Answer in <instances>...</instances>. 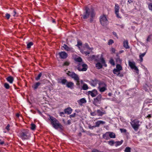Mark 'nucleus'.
Here are the masks:
<instances>
[{
	"instance_id": "1",
	"label": "nucleus",
	"mask_w": 152,
	"mask_h": 152,
	"mask_svg": "<svg viewBox=\"0 0 152 152\" xmlns=\"http://www.w3.org/2000/svg\"><path fill=\"white\" fill-rule=\"evenodd\" d=\"M85 12L82 16L81 18L84 19L90 18V22L91 23L93 22L94 18L95 15L94 10L92 8L90 9L87 7H86L85 9Z\"/></svg>"
},
{
	"instance_id": "2",
	"label": "nucleus",
	"mask_w": 152,
	"mask_h": 152,
	"mask_svg": "<svg viewBox=\"0 0 152 152\" xmlns=\"http://www.w3.org/2000/svg\"><path fill=\"white\" fill-rule=\"evenodd\" d=\"M49 119L50 120L51 124L54 128L56 129L58 128L61 129H63V126L56 118L49 115Z\"/></svg>"
},
{
	"instance_id": "3",
	"label": "nucleus",
	"mask_w": 152,
	"mask_h": 152,
	"mask_svg": "<svg viewBox=\"0 0 152 152\" xmlns=\"http://www.w3.org/2000/svg\"><path fill=\"white\" fill-rule=\"evenodd\" d=\"M102 99V96L101 94H99L96 98L94 99L93 101V104L97 107H99L101 103V101Z\"/></svg>"
},
{
	"instance_id": "4",
	"label": "nucleus",
	"mask_w": 152,
	"mask_h": 152,
	"mask_svg": "<svg viewBox=\"0 0 152 152\" xmlns=\"http://www.w3.org/2000/svg\"><path fill=\"white\" fill-rule=\"evenodd\" d=\"M20 136L23 140L28 139L30 136L29 131L27 129L23 130L20 133Z\"/></svg>"
},
{
	"instance_id": "5",
	"label": "nucleus",
	"mask_w": 152,
	"mask_h": 152,
	"mask_svg": "<svg viewBox=\"0 0 152 152\" xmlns=\"http://www.w3.org/2000/svg\"><path fill=\"white\" fill-rule=\"evenodd\" d=\"M98 84V88L100 92H104L107 90V85L105 82L100 81Z\"/></svg>"
},
{
	"instance_id": "6",
	"label": "nucleus",
	"mask_w": 152,
	"mask_h": 152,
	"mask_svg": "<svg viewBox=\"0 0 152 152\" xmlns=\"http://www.w3.org/2000/svg\"><path fill=\"white\" fill-rule=\"evenodd\" d=\"M140 121L136 119L134 120L131 123V125L134 129L135 131H137L140 126L139 124Z\"/></svg>"
},
{
	"instance_id": "7",
	"label": "nucleus",
	"mask_w": 152,
	"mask_h": 152,
	"mask_svg": "<svg viewBox=\"0 0 152 152\" xmlns=\"http://www.w3.org/2000/svg\"><path fill=\"white\" fill-rule=\"evenodd\" d=\"M100 21L102 25L106 26L108 24V20L107 18L106 15H103L100 16Z\"/></svg>"
},
{
	"instance_id": "8",
	"label": "nucleus",
	"mask_w": 152,
	"mask_h": 152,
	"mask_svg": "<svg viewBox=\"0 0 152 152\" xmlns=\"http://www.w3.org/2000/svg\"><path fill=\"white\" fill-rule=\"evenodd\" d=\"M87 65L83 63H80L77 67V69L79 71H85L87 70Z\"/></svg>"
},
{
	"instance_id": "9",
	"label": "nucleus",
	"mask_w": 152,
	"mask_h": 152,
	"mask_svg": "<svg viewBox=\"0 0 152 152\" xmlns=\"http://www.w3.org/2000/svg\"><path fill=\"white\" fill-rule=\"evenodd\" d=\"M67 75L73 79L74 80H77V79L79 77L77 74H75L74 72H71L70 71H68L66 73Z\"/></svg>"
},
{
	"instance_id": "10",
	"label": "nucleus",
	"mask_w": 152,
	"mask_h": 152,
	"mask_svg": "<svg viewBox=\"0 0 152 152\" xmlns=\"http://www.w3.org/2000/svg\"><path fill=\"white\" fill-rule=\"evenodd\" d=\"M120 8L119 5L117 4H115V13L116 15V16L118 18H121V17L119 15V10Z\"/></svg>"
},
{
	"instance_id": "11",
	"label": "nucleus",
	"mask_w": 152,
	"mask_h": 152,
	"mask_svg": "<svg viewBox=\"0 0 152 152\" xmlns=\"http://www.w3.org/2000/svg\"><path fill=\"white\" fill-rule=\"evenodd\" d=\"M116 69H114L113 71V72L114 74H117V73L120 72L122 69V67L120 64H118L116 66Z\"/></svg>"
},
{
	"instance_id": "12",
	"label": "nucleus",
	"mask_w": 152,
	"mask_h": 152,
	"mask_svg": "<svg viewBox=\"0 0 152 152\" xmlns=\"http://www.w3.org/2000/svg\"><path fill=\"white\" fill-rule=\"evenodd\" d=\"M58 55L60 57L61 59H65L68 56V54L65 52L62 51L59 53Z\"/></svg>"
},
{
	"instance_id": "13",
	"label": "nucleus",
	"mask_w": 152,
	"mask_h": 152,
	"mask_svg": "<svg viewBox=\"0 0 152 152\" xmlns=\"http://www.w3.org/2000/svg\"><path fill=\"white\" fill-rule=\"evenodd\" d=\"M129 65L132 69H134L136 71H138V68L135 66V63L134 62H132L129 61Z\"/></svg>"
},
{
	"instance_id": "14",
	"label": "nucleus",
	"mask_w": 152,
	"mask_h": 152,
	"mask_svg": "<svg viewBox=\"0 0 152 152\" xmlns=\"http://www.w3.org/2000/svg\"><path fill=\"white\" fill-rule=\"evenodd\" d=\"M63 47L67 51H70L72 52H74V50L72 48L69 47L66 45L64 44Z\"/></svg>"
},
{
	"instance_id": "15",
	"label": "nucleus",
	"mask_w": 152,
	"mask_h": 152,
	"mask_svg": "<svg viewBox=\"0 0 152 152\" xmlns=\"http://www.w3.org/2000/svg\"><path fill=\"white\" fill-rule=\"evenodd\" d=\"M88 94L90 95L92 97H94L97 95V91L96 90H94L91 91H89Z\"/></svg>"
},
{
	"instance_id": "16",
	"label": "nucleus",
	"mask_w": 152,
	"mask_h": 152,
	"mask_svg": "<svg viewBox=\"0 0 152 152\" xmlns=\"http://www.w3.org/2000/svg\"><path fill=\"white\" fill-rule=\"evenodd\" d=\"M86 102V100L84 98L78 100L77 101L78 103L79 104L80 106L82 105L83 104L85 103Z\"/></svg>"
},
{
	"instance_id": "17",
	"label": "nucleus",
	"mask_w": 152,
	"mask_h": 152,
	"mask_svg": "<svg viewBox=\"0 0 152 152\" xmlns=\"http://www.w3.org/2000/svg\"><path fill=\"white\" fill-rule=\"evenodd\" d=\"M74 84L72 82H68L66 84V86L68 88L72 89L74 86Z\"/></svg>"
},
{
	"instance_id": "18",
	"label": "nucleus",
	"mask_w": 152,
	"mask_h": 152,
	"mask_svg": "<svg viewBox=\"0 0 152 152\" xmlns=\"http://www.w3.org/2000/svg\"><path fill=\"white\" fill-rule=\"evenodd\" d=\"M72 111V109L70 107H68L67 108L65 109L64 110L65 113L68 115L70 114Z\"/></svg>"
},
{
	"instance_id": "19",
	"label": "nucleus",
	"mask_w": 152,
	"mask_h": 152,
	"mask_svg": "<svg viewBox=\"0 0 152 152\" xmlns=\"http://www.w3.org/2000/svg\"><path fill=\"white\" fill-rule=\"evenodd\" d=\"M105 122L103 121H98L96 123V125L95 126V127H99L100 124H105Z\"/></svg>"
},
{
	"instance_id": "20",
	"label": "nucleus",
	"mask_w": 152,
	"mask_h": 152,
	"mask_svg": "<svg viewBox=\"0 0 152 152\" xmlns=\"http://www.w3.org/2000/svg\"><path fill=\"white\" fill-rule=\"evenodd\" d=\"M123 46L126 49H129V48L128 45V42L127 40H125L124 41Z\"/></svg>"
},
{
	"instance_id": "21",
	"label": "nucleus",
	"mask_w": 152,
	"mask_h": 152,
	"mask_svg": "<svg viewBox=\"0 0 152 152\" xmlns=\"http://www.w3.org/2000/svg\"><path fill=\"white\" fill-rule=\"evenodd\" d=\"M99 82H100L99 81L96 79H95L92 81L91 84L92 86H95L97 84H98V83Z\"/></svg>"
},
{
	"instance_id": "22",
	"label": "nucleus",
	"mask_w": 152,
	"mask_h": 152,
	"mask_svg": "<svg viewBox=\"0 0 152 152\" xmlns=\"http://www.w3.org/2000/svg\"><path fill=\"white\" fill-rule=\"evenodd\" d=\"M6 79L10 83H12L14 80L13 77L11 76L8 77L6 78Z\"/></svg>"
},
{
	"instance_id": "23",
	"label": "nucleus",
	"mask_w": 152,
	"mask_h": 152,
	"mask_svg": "<svg viewBox=\"0 0 152 152\" xmlns=\"http://www.w3.org/2000/svg\"><path fill=\"white\" fill-rule=\"evenodd\" d=\"M40 84L41 83L39 82H37L32 87L34 89H36Z\"/></svg>"
},
{
	"instance_id": "24",
	"label": "nucleus",
	"mask_w": 152,
	"mask_h": 152,
	"mask_svg": "<svg viewBox=\"0 0 152 152\" xmlns=\"http://www.w3.org/2000/svg\"><path fill=\"white\" fill-rule=\"evenodd\" d=\"M109 132H107L105 134H104L103 135L102 137L103 138L105 139L106 140H107L109 138Z\"/></svg>"
},
{
	"instance_id": "25",
	"label": "nucleus",
	"mask_w": 152,
	"mask_h": 152,
	"mask_svg": "<svg viewBox=\"0 0 152 152\" xmlns=\"http://www.w3.org/2000/svg\"><path fill=\"white\" fill-rule=\"evenodd\" d=\"M97 112L98 114V115L101 116H102L103 114L106 113L105 111L104 112H102L99 110H97Z\"/></svg>"
},
{
	"instance_id": "26",
	"label": "nucleus",
	"mask_w": 152,
	"mask_h": 152,
	"mask_svg": "<svg viewBox=\"0 0 152 152\" xmlns=\"http://www.w3.org/2000/svg\"><path fill=\"white\" fill-rule=\"evenodd\" d=\"M117 58L116 59V62L118 63H121V62L122 60L119 58L118 54L117 53L116 55Z\"/></svg>"
},
{
	"instance_id": "27",
	"label": "nucleus",
	"mask_w": 152,
	"mask_h": 152,
	"mask_svg": "<svg viewBox=\"0 0 152 152\" xmlns=\"http://www.w3.org/2000/svg\"><path fill=\"white\" fill-rule=\"evenodd\" d=\"M109 136L111 138H115V135L113 132H109Z\"/></svg>"
},
{
	"instance_id": "28",
	"label": "nucleus",
	"mask_w": 152,
	"mask_h": 152,
	"mask_svg": "<svg viewBox=\"0 0 152 152\" xmlns=\"http://www.w3.org/2000/svg\"><path fill=\"white\" fill-rule=\"evenodd\" d=\"M100 60L102 63L103 64V65L105 67L107 66V64H105V60L103 57H101L100 58Z\"/></svg>"
},
{
	"instance_id": "29",
	"label": "nucleus",
	"mask_w": 152,
	"mask_h": 152,
	"mask_svg": "<svg viewBox=\"0 0 152 152\" xmlns=\"http://www.w3.org/2000/svg\"><path fill=\"white\" fill-rule=\"evenodd\" d=\"M96 66L97 69H101L102 68V65L99 62H98L96 64Z\"/></svg>"
},
{
	"instance_id": "30",
	"label": "nucleus",
	"mask_w": 152,
	"mask_h": 152,
	"mask_svg": "<svg viewBox=\"0 0 152 152\" xmlns=\"http://www.w3.org/2000/svg\"><path fill=\"white\" fill-rule=\"evenodd\" d=\"M146 54V52H145L141 55H140L139 57L140 59V61L141 62H142L143 61V58H142L144 57Z\"/></svg>"
},
{
	"instance_id": "31",
	"label": "nucleus",
	"mask_w": 152,
	"mask_h": 152,
	"mask_svg": "<svg viewBox=\"0 0 152 152\" xmlns=\"http://www.w3.org/2000/svg\"><path fill=\"white\" fill-rule=\"evenodd\" d=\"M82 88L83 90H86L88 89V86L86 84L84 83Z\"/></svg>"
},
{
	"instance_id": "32",
	"label": "nucleus",
	"mask_w": 152,
	"mask_h": 152,
	"mask_svg": "<svg viewBox=\"0 0 152 152\" xmlns=\"http://www.w3.org/2000/svg\"><path fill=\"white\" fill-rule=\"evenodd\" d=\"M36 126L35 124L32 123L31 124L30 128L32 130H35L36 129Z\"/></svg>"
},
{
	"instance_id": "33",
	"label": "nucleus",
	"mask_w": 152,
	"mask_h": 152,
	"mask_svg": "<svg viewBox=\"0 0 152 152\" xmlns=\"http://www.w3.org/2000/svg\"><path fill=\"white\" fill-rule=\"evenodd\" d=\"M123 142V140H121L120 141H117L115 142V143H116L115 146H118L120 145H121Z\"/></svg>"
},
{
	"instance_id": "34",
	"label": "nucleus",
	"mask_w": 152,
	"mask_h": 152,
	"mask_svg": "<svg viewBox=\"0 0 152 152\" xmlns=\"http://www.w3.org/2000/svg\"><path fill=\"white\" fill-rule=\"evenodd\" d=\"M33 43L32 42H30L28 43L27 45V48L29 49L31 48V46L33 45Z\"/></svg>"
},
{
	"instance_id": "35",
	"label": "nucleus",
	"mask_w": 152,
	"mask_h": 152,
	"mask_svg": "<svg viewBox=\"0 0 152 152\" xmlns=\"http://www.w3.org/2000/svg\"><path fill=\"white\" fill-rule=\"evenodd\" d=\"M85 46L86 48L88 49L89 50H92L93 49L92 48H90L88 45L87 43H85Z\"/></svg>"
},
{
	"instance_id": "36",
	"label": "nucleus",
	"mask_w": 152,
	"mask_h": 152,
	"mask_svg": "<svg viewBox=\"0 0 152 152\" xmlns=\"http://www.w3.org/2000/svg\"><path fill=\"white\" fill-rule=\"evenodd\" d=\"M152 37V36L151 35H150L148 36L146 39L147 42H149L151 40Z\"/></svg>"
},
{
	"instance_id": "37",
	"label": "nucleus",
	"mask_w": 152,
	"mask_h": 152,
	"mask_svg": "<svg viewBox=\"0 0 152 152\" xmlns=\"http://www.w3.org/2000/svg\"><path fill=\"white\" fill-rule=\"evenodd\" d=\"M42 75V73H40L38 75L37 77H35V80H38L40 79Z\"/></svg>"
},
{
	"instance_id": "38",
	"label": "nucleus",
	"mask_w": 152,
	"mask_h": 152,
	"mask_svg": "<svg viewBox=\"0 0 152 152\" xmlns=\"http://www.w3.org/2000/svg\"><path fill=\"white\" fill-rule=\"evenodd\" d=\"M4 86L7 89H9L10 88L9 85L7 83H5L4 84Z\"/></svg>"
},
{
	"instance_id": "39",
	"label": "nucleus",
	"mask_w": 152,
	"mask_h": 152,
	"mask_svg": "<svg viewBox=\"0 0 152 152\" xmlns=\"http://www.w3.org/2000/svg\"><path fill=\"white\" fill-rule=\"evenodd\" d=\"M75 61L77 62H81L82 61V59L80 57H79L76 58L75 59Z\"/></svg>"
},
{
	"instance_id": "40",
	"label": "nucleus",
	"mask_w": 152,
	"mask_h": 152,
	"mask_svg": "<svg viewBox=\"0 0 152 152\" xmlns=\"http://www.w3.org/2000/svg\"><path fill=\"white\" fill-rule=\"evenodd\" d=\"M67 82V80L66 79H63L61 80V83L63 84H65L66 83V84Z\"/></svg>"
},
{
	"instance_id": "41",
	"label": "nucleus",
	"mask_w": 152,
	"mask_h": 152,
	"mask_svg": "<svg viewBox=\"0 0 152 152\" xmlns=\"http://www.w3.org/2000/svg\"><path fill=\"white\" fill-rule=\"evenodd\" d=\"M80 78L79 77L78 78H78L77 79V80H75V81H76L77 83H76V85H77V86H80Z\"/></svg>"
},
{
	"instance_id": "42",
	"label": "nucleus",
	"mask_w": 152,
	"mask_h": 152,
	"mask_svg": "<svg viewBox=\"0 0 152 152\" xmlns=\"http://www.w3.org/2000/svg\"><path fill=\"white\" fill-rule=\"evenodd\" d=\"M124 151L125 152H131V148L129 147H126Z\"/></svg>"
},
{
	"instance_id": "43",
	"label": "nucleus",
	"mask_w": 152,
	"mask_h": 152,
	"mask_svg": "<svg viewBox=\"0 0 152 152\" xmlns=\"http://www.w3.org/2000/svg\"><path fill=\"white\" fill-rule=\"evenodd\" d=\"M115 142L113 140H110L108 142V143L110 145L113 146Z\"/></svg>"
},
{
	"instance_id": "44",
	"label": "nucleus",
	"mask_w": 152,
	"mask_h": 152,
	"mask_svg": "<svg viewBox=\"0 0 152 152\" xmlns=\"http://www.w3.org/2000/svg\"><path fill=\"white\" fill-rule=\"evenodd\" d=\"M114 43V41L113 39H110L109 40L108 44V45H111Z\"/></svg>"
},
{
	"instance_id": "45",
	"label": "nucleus",
	"mask_w": 152,
	"mask_h": 152,
	"mask_svg": "<svg viewBox=\"0 0 152 152\" xmlns=\"http://www.w3.org/2000/svg\"><path fill=\"white\" fill-rule=\"evenodd\" d=\"M110 62L111 64L113 65H115V62L114 61L113 59H111L110 61Z\"/></svg>"
},
{
	"instance_id": "46",
	"label": "nucleus",
	"mask_w": 152,
	"mask_h": 152,
	"mask_svg": "<svg viewBox=\"0 0 152 152\" xmlns=\"http://www.w3.org/2000/svg\"><path fill=\"white\" fill-rule=\"evenodd\" d=\"M117 76H119L120 77H122L123 76V75L120 72H118L117 73V74H116Z\"/></svg>"
},
{
	"instance_id": "47",
	"label": "nucleus",
	"mask_w": 152,
	"mask_h": 152,
	"mask_svg": "<svg viewBox=\"0 0 152 152\" xmlns=\"http://www.w3.org/2000/svg\"><path fill=\"white\" fill-rule=\"evenodd\" d=\"M149 9L152 11V3H150L148 5Z\"/></svg>"
},
{
	"instance_id": "48",
	"label": "nucleus",
	"mask_w": 152,
	"mask_h": 152,
	"mask_svg": "<svg viewBox=\"0 0 152 152\" xmlns=\"http://www.w3.org/2000/svg\"><path fill=\"white\" fill-rule=\"evenodd\" d=\"M10 16V15L8 13H7L5 15V17H6L7 19H9Z\"/></svg>"
},
{
	"instance_id": "49",
	"label": "nucleus",
	"mask_w": 152,
	"mask_h": 152,
	"mask_svg": "<svg viewBox=\"0 0 152 152\" xmlns=\"http://www.w3.org/2000/svg\"><path fill=\"white\" fill-rule=\"evenodd\" d=\"M120 130L122 133H126V130L124 129H120Z\"/></svg>"
},
{
	"instance_id": "50",
	"label": "nucleus",
	"mask_w": 152,
	"mask_h": 152,
	"mask_svg": "<svg viewBox=\"0 0 152 152\" xmlns=\"http://www.w3.org/2000/svg\"><path fill=\"white\" fill-rule=\"evenodd\" d=\"M12 15L14 17L17 16H18V15H17L16 12L15 10H13V12L12 13Z\"/></svg>"
},
{
	"instance_id": "51",
	"label": "nucleus",
	"mask_w": 152,
	"mask_h": 152,
	"mask_svg": "<svg viewBox=\"0 0 152 152\" xmlns=\"http://www.w3.org/2000/svg\"><path fill=\"white\" fill-rule=\"evenodd\" d=\"M69 62L66 61L64 63L63 65V66H68L69 65Z\"/></svg>"
},
{
	"instance_id": "52",
	"label": "nucleus",
	"mask_w": 152,
	"mask_h": 152,
	"mask_svg": "<svg viewBox=\"0 0 152 152\" xmlns=\"http://www.w3.org/2000/svg\"><path fill=\"white\" fill-rule=\"evenodd\" d=\"M77 115L75 113H74L73 114L70 115V118L72 117H75Z\"/></svg>"
},
{
	"instance_id": "53",
	"label": "nucleus",
	"mask_w": 152,
	"mask_h": 152,
	"mask_svg": "<svg viewBox=\"0 0 152 152\" xmlns=\"http://www.w3.org/2000/svg\"><path fill=\"white\" fill-rule=\"evenodd\" d=\"M82 45V43L81 41H77V46H81Z\"/></svg>"
},
{
	"instance_id": "54",
	"label": "nucleus",
	"mask_w": 152,
	"mask_h": 152,
	"mask_svg": "<svg viewBox=\"0 0 152 152\" xmlns=\"http://www.w3.org/2000/svg\"><path fill=\"white\" fill-rule=\"evenodd\" d=\"M92 152H102L99 151L97 149H94L92 150Z\"/></svg>"
},
{
	"instance_id": "55",
	"label": "nucleus",
	"mask_w": 152,
	"mask_h": 152,
	"mask_svg": "<svg viewBox=\"0 0 152 152\" xmlns=\"http://www.w3.org/2000/svg\"><path fill=\"white\" fill-rule=\"evenodd\" d=\"M83 53L86 54V55H87L88 54H90V52L89 51H83Z\"/></svg>"
},
{
	"instance_id": "56",
	"label": "nucleus",
	"mask_w": 152,
	"mask_h": 152,
	"mask_svg": "<svg viewBox=\"0 0 152 152\" xmlns=\"http://www.w3.org/2000/svg\"><path fill=\"white\" fill-rule=\"evenodd\" d=\"M111 51L113 53H115V50L113 48H111Z\"/></svg>"
},
{
	"instance_id": "57",
	"label": "nucleus",
	"mask_w": 152,
	"mask_h": 152,
	"mask_svg": "<svg viewBox=\"0 0 152 152\" xmlns=\"http://www.w3.org/2000/svg\"><path fill=\"white\" fill-rule=\"evenodd\" d=\"M10 127V125L9 124H8L7 126L6 127V129H7V130L9 131V127Z\"/></svg>"
},
{
	"instance_id": "58",
	"label": "nucleus",
	"mask_w": 152,
	"mask_h": 152,
	"mask_svg": "<svg viewBox=\"0 0 152 152\" xmlns=\"http://www.w3.org/2000/svg\"><path fill=\"white\" fill-rule=\"evenodd\" d=\"M113 34L117 38H118V36H117V34L116 32H113Z\"/></svg>"
},
{
	"instance_id": "59",
	"label": "nucleus",
	"mask_w": 152,
	"mask_h": 152,
	"mask_svg": "<svg viewBox=\"0 0 152 152\" xmlns=\"http://www.w3.org/2000/svg\"><path fill=\"white\" fill-rule=\"evenodd\" d=\"M91 115L93 116L95 115H96V114L95 113V112H94L91 113Z\"/></svg>"
},
{
	"instance_id": "60",
	"label": "nucleus",
	"mask_w": 152,
	"mask_h": 152,
	"mask_svg": "<svg viewBox=\"0 0 152 152\" xmlns=\"http://www.w3.org/2000/svg\"><path fill=\"white\" fill-rule=\"evenodd\" d=\"M95 126H89V128L90 129H93L94 127H95Z\"/></svg>"
},
{
	"instance_id": "61",
	"label": "nucleus",
	"mask_w": 152,
	"mask_h": 152,
	"mask_svg": "<svg viewBox=\"0 0 152 152\" xmlns=\"http://www.w3.org/2000/svg\"><path fill=\"white\" fill-rule=\"evenodd\" d=\"M4 143V141H1V140H0V144L1 145H3Z\"/></svg>"
},
{
	"instance_id": "62",
	"label": "nucleus",
	"mask_w": 152,
	"mask_h": 152,
	"mask_svg": "<svg viewBox=\"0 0 152 152\" xmlns=\"http://www.w3.org/2000/svg\"><path fill=\"white\" fill-rule=\"evenodd\" d=\"M65 113V112L64 113L63 112H60V115L62 116V115H64Z\"/></svg>"
},
{
	"instance_id": "63",
	"label": "nucleus",
	"mask_w": 152,
	"mask_h": 152,
	"mask_svg": "<svg viewBox=\"0 0 152 152\" xmlns=\"http://www.w3.org/2000/svg\"><path fill=\"white\" fill-rule=\"evenodd\" d=\"M124 52V51L123 50H120L119 52V54H121L122 53H123Z\"/></svg>"
},
{
	"instance_id": "64",
	"label": "nucleus",
	"mask_w": 152,
	"mask_h": 152,
	"mask_svg": "<svg viewBox=\"0 0 152 152\" xmlns=\"http://www.w3.org/2000/svg\"><path fill=\"white\" fill-rule=\"evenodd\" d=\"M52 21L53 23H56V21H55V20L53 19H52Z\"/></svg>"
}]
</instances>
